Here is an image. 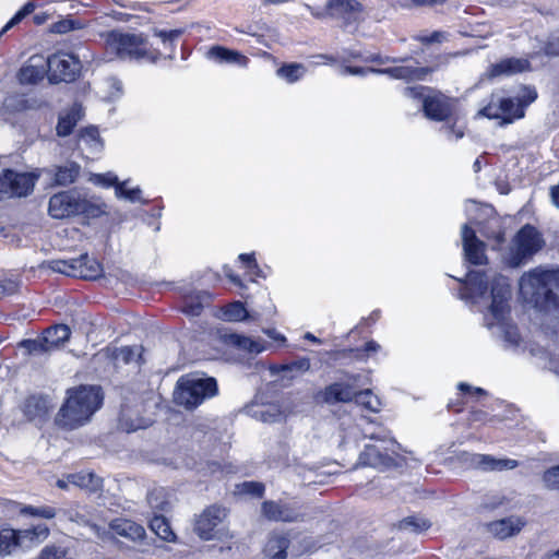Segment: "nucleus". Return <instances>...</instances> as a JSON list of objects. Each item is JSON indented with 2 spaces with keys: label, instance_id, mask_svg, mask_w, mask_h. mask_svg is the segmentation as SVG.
Instances as JSON below:
<instances>
[{
  "label": "nucleus",
  "instance_id": "nucleus-64",
  "mask_svg": "<svg viewBox=\"0 0 559 559\" xmlns=\"http://www.w3.org/2000/svg\"><path fill=\"white\" fill-rule=\"evenodd\" d=\"M546 52L548 55L559 56V36L552 38L546 46Z\"/></svg>",
  "mask_w": 559,
  "mask_h": 559
},
{
  "label": "nucleus",
  "instance_id": "nucleus-8",
  "mask_svg": "<svg viewBox=\"0 0 559 559\" xmlns=\"http://www.w3.org/2000/svg\"><path fill=\"white\" fill-rule=\"evenodd\" d=\"M305 7L317 19L341 20L345 25L359 21L364 12V5L358 0H328L323 10L309 4Z\"/></svg>",
  "mask_w": 559,
  "mask_h": 559
},
{
  "label": "nucleus",
  "instance_id": "nucleus-49",
  "mask_svg": "<svg viewBox=\"0 0 559 559\" xmlns=\"http://www.w3.org/2000/svg\"><path fill=\"white\" fill-rule=\"evenodd\" d=\"M80 140L85 142L86 144L91 145L95 150H98L102 147V143L99 140V133L97 128L95 127H88L83 129L80 132Z\"/></svg>",
  "mask_w": 559,
  "mask_h": 559
},
{
  "label": "nucleus",
  "instance_id": "nucleus-36",
  "mask_svg": "<svg viewBox=\"0 0 559 559\" xmlns=\"http://www.w3.org/2000/svg\"><path fill=\"white\" fill-rule=\"evenodd\" d=\"M150 527L163 540L171 542L175 539V534L163 515H154L150 522Z\"/></svg>",
  "mask_w": 559,
  "mask_h": 559
},
{
  "label": "nucleus",
  "instance_id": "nucleus-10",
  "mask_svg": "<svg viewBox=\"0 0 559 559\" xmlns=\"http://www.w3.org/2000/svg\"><path fill=\"white\" fill-rule=\"evenodd\" d=\"M46 61L51 83L72 82L81 70V61L72 53L58 51L49 56Z\"/></svg>",
  "mask_w": 559,
  "mask_h": 559
},
{
  "label": "nucleus",
  "instance_id": "nucleus-46",
  "mask_svg": "<svg viewBox=\"0 0 559 559\" xmlns=\"http://www.w3.org/2000/svg\"><path fill=\"white\" fill-rule=\"evenodd\" d=\"M21 346L31 355L51 353L48 344L44 342V336L36 340H25L21 343Z\"/></svg>",
  "mask_w": 559,
  "mask_h": 559
},
{
  "label": "nucleus",
  "instance_id": "nucleus-9",
  "mask_svg": "<svg viewBox=\"0 0 559 559\" xmlns=\"http://www.w3.org/2000/svg\"><path fill=\"white\" fill-rule=\"evenodd\" d=\"M227 510L218 504L204 509L194 520L193 531L203 540H212L223 535V524Z\"/></svg>",
  "mask_w": 559,
  "mask_h": 559
},
{
  "label": "nucleus",
  "instance_id": "nucleus-28",
  "mask_svg": "<svg viewBox=\"0 0 559 559\" xmlns=\"http://www.w3.org/2000/svg\"><path fill=\"white\" fill-rule=\"evenodd\" d=\"M49 401L43 395L28 396L23 406L24 415L28 419L43 418L48 414Z\"/></svg>",
  "mask_w": 559,
  "mask_h": 559
},
{
  "label": "nucleus",
  "instance_id": "nucleus-1",
  "mask_svg": "<svg viewBox=\"0 0 559 559\" xmlns=\"http://www.w3.org/2000/svg\"><path fill=\"white\" fill-rule=\"evenodd\" d=\"M361 433L364 439L376 441L378 444L365 445L359 454L358 465L385 469L399 464L401 444L390 437V432L379 421H366Z\"/></svg>",
  "mask_w": 559,
  "mask_h": 559
},
{
  "label": "nucleus",
  "instance_id": "nucleus-41",
  "mask_svg": "<svg viewBox=\"0 0 559 559\" xmlns=\"http://www.w3.org/2000/svg\"><path fill=\"white\" fill-rule=\"evenodd\" d=\"M36 559H70L69 549L61 545H46Z\"/></svg>",
  "mask_w": 559,
  "mask_h": 559
},
{
  "label": "nucleus",
  "instance_id": "nucleus-50",
  "mask_svg": "<svg viewBox=\"0 0 559 559\" xmlns=\"http://www.w3.org/2000/svg\"><path fill=\"white\" fill-rule=\"evenodd\" d=\"M80 28H82V24L73 19H62L51 25V32L56 34H66Z\"/></svg>",
  "mask_w": 559,
  "mask_h": 559
},
{
  "label": "nucleus",
  "instance_id": "nucleus-53",
  "mask_svg": "<svg viewBox=\"0 0 559 559\" xmlns=\"http://www.w3.org/2000/svg\"><path fill=\"white\" fill-rule=\"evenodd\" d=\"M153 34L156 37L160 38L164 44L169 43L171 45L175 40H177L183 34V29L177 28V29L166 31V29L154 28Z\"/></svg>",
  "mask_w": 559,
  "mask_h": 559
},
{
  "label": "nucleus",
  "instance_id": "nucleus-6",
  "mask_svg": "<svg viewBox=\"0 0 559 559\" xmlns=\"http://www.w3.org/2000/svg\"><path fill=\"white\" fill-rule=\"evenodd\" d=\"M544 240L538 230L531 226H523L515 235L512 245L506 255V262L511 267H519L532 255L538 252Z\"/></svg>",
  "mask_w": 559,
  "mask_h": 559
},
{
  "label": "nucleus",
  "instance_id": "nucleus-3",
  "mask_svg": "<svg viewBox=\"0 0 559 559\" xmlns=\"http://www.w3.org/2000/svg\"><path fill=\"white\" fill-rule=\"evenodd\" d=\"M217 393V383L214 378H206L197 373L181 376L174 390V402L186 409H194L206 399Z\"/></svg>",
  "mask_w": 559,
  "mask_h": 559
},
{
  "label": "nucleus",
  "instance_id": "nucleus-39",
  "mask_svg": "<svg viewBox=\"0 0 559 559\" xmlns=\"http://www.w3.org/2000/svg\"><path fill=\"white\" fill-rule=\"evenodd\" d=\"M147 503L154 512L165 511L168 507L166 490L162 487L152 489L146 497Z\"/></svg>",
  "mask_w": 559,
  "mask_h": 559
},
{
  "label": "nucleus",
  "instance_id": "nucleus-37",
  "mask_svg": "<svg viewBox=\"0 0 559 559\" xmlns=\"http://www.w3.org/2000/svg\"><path fill=\"white\" fill-rule=\"evenodd\" d=\"M306 73V68L301 63L284 64L277 70V75L288 83H295Z\"/></svg>",
  "mask_w": 559,
  "mask_h": 559
},
{
  "label": "nucleus",
  "instance_id": "nucleus-23",
  "mask_svg": "<svg viewBox=\"0 0 559 559\" xmlns=\"http://www.w3.org/2000/svg\"><path fill=\"white\" fill-rule=\"evenodd\" d=\"M353 388L344 383H333L321 393L322 401L329 404L336 402H349L355 397Z\"/></svg>",
  "mask_w": 559,
  "mask_h": 559
},
{
  "label": "nucleus",
  "instance_id": "nucleus-31",
  "mask_svg": "<svg viewBox=\"0 0 559 559\" xmlns=\"http://www.w3.org/2000/svg\"><path fill=\"white\" fill-rule=\"evenodd\" d=\"M289 546V540L283 535H272L267 539L264 554L270 559H286V550Z\"/></svg>",
  "mask_w": 559,
  "mask_h": 559
},
{
  "label": "nucleus",
  "instance_id": "nucleus-44",
  "mask_svg": "<svg viewBox=\"0 0 559 559\" xmlns=\"http://www.w3.org/2000/svg\"><path fill=\"white\" fill-rule=\"evenodd\" d=\"M479 115L489 119H500L502 117L500 96L492 94L487 106L480 109Z\"/></svg>",
  "mask_w": 559,
  "mask_h": 559
},
{
  "label": "nucleus",
  "instance_id": "nucleus-5",
  "mask_svg": "<svg viewBox=\"0 0 559 559\" xmlns=\"http://www.w3.org/2000/svg\"><path fill=\"white\" fill-rule=\"evenodd\" d=\"M105 41L107 49L120 59H148L152 62L157 60V57L145 48V39L141 35L111 31L105 35Z\"/></svg>",
  "mask_w": 559,
  "mask_h": 559
},
{
  "label": "nucleus",
  "instance_id": "nucleus-52",
  "mask_svg": "<svg viewBox=\"0 0 559 559\" xmlns=\"http://www.w3.org/2000/svg\"><path fill=\"white\" fill-rule=\"evenodd\" d=\"M543 483L547 489H559V465L550 467L544 473Z\"/></svg>",
  "mask_w": 559,
  "mask_h": 559
},
{
  "label": "nucleus",
  "instance_id": "nucleus-11",
  "mask_svg": "<svg viewBox=\"0 0 559 559\" xmlns=\"http://www.w3.org/2000/svg\"><path fill=\"white\" fill-rule=\"evenodd\" d=\"M36 179L37 177L28 173L5 169L0 175V200L28 195L35 187Z\"/></svg>",
  "mask_w": 559,
  "mask_h": 559
},
{
  "label": "nucleus",
  "instance_id": "nucleus-54",
  "mask_svg": "<svg viewBox=\"0 0 559 559\" xmlns=\"http://www.w3.org/2000/svg\"><path fill=\"white\" fill-rule=\"evenodd\" d=\"M19 289V283L14 280L0 281V298L14 295Z\"/></svg>",
  "mask_w": 559,
  "mask_h": 559
},
{
  "label": "nucleus",
  "instance_id": "nucleus-59",
  "mask_svg": "<svg viewBox=\"0 0 559 559\" xmlns=\"http://www.w3.org/2000/svg\"><path fill=\"white\" fill-rule=\"evenodd\" d=\"M373 68H361V67H344L342 69V74H350V75H366L367 73H376L372 71Z\"/></svg>",
  "mask_w": 559,
  "mask_h": 559
},
{
  "label": "nucleus",
  "instance_id": "nucleus-63",
  "mask_svg": "<svg viewBox=\"0 0 559 559\" xmlns=\"http://www.w3.org/2000/svg\"><path fill=\"white\" fill-rule=\"evenodd\" d=\"M442 37H443L442 33L433 32L429 36H419L418 39H419V41H421L424 44H431V43H439V41H441Z\"/></svg>",
  "mask_w": 559,
  "mask_h": 559
},
{
  "label": "nucleus",
  "instance_id": "nucleus-12",
  "mask_svg": "<svg viewBox=\"0 0 559 559\" xmlns=\"http://www.w3.org/2000/svg\"><path fill=\"white\" fill-rule=\"evenodd\" d=\"M491 304L489 306L490 314L493 319L487 325L491 326L495 322L503 320L506 313L509 311V299L511 297V289L509 281L503 275H497L491 283Z\"/></svg>",
  "mask_w": 559,
  "mask_h": 559
},
{
  "label": "nucleus",
  "instance_id": "nucleus-55",
  "mask_svg": "<svg viewBox=\"0 0 559 559\" xmlns=\"http://www.w3.org/2000/svg\"><path fill=\"white\" fill-rule=\"evenodd\" d=\"M264 485L258 481H246L242 484V490L251 496L262 497L264 493Z\"/></svg>",
  "mask_w": 559,
  "mask_h": 559
},
{
  "label": "nucleus",
  "instance_id": "nucleus-45",
  "mask_svg": "<svg viewBox=\"0 0 559 559\" xmlns=\"http://www.w3.org/2000/svg\"><path fill=\"white\" fill-rule=\"evenodd\" d=\"M248 312L241 302H233L224 310V318L228 321H242L247 319Z\"/></svg>",
  "mask_w": 559,
  "mask_h": 559
},
{
  "label": "nucleus",
  "instance_id": "nucleus-43",
  "mask_svg": "<svg viewBox=\"0 0 559 559\" xmlns=\"http://www.w3.org/2000/svg\"><path fill=\"white\" fill-rule=\"evenodd\" d=\"M399 527L404 531L420 533L428 530L430 527V523L421 518L408 516L400 522Z\"/></svg>",
  "mask_w": 559,
  "mask_h": 559
},
{
  "label": "nucleus",
  "instance_id": "nucleus-40",
  "mask_svg": "<svg viewBox=\"0 0 559 559\" xmlns=\"http://www.w3.org/2000/svg\"><path fill=\"white\" fill-rule=\"evenodd\" d=\"M354 399L357 404L362 405L371 413H378L381 409V401L370 390L356 393Z\"/></svg>",
  "mask_w": 559,
  "mask_h": 559
},
{
  "label": "nucleus",
  "instance_id": "nucleus-58",
  "mask_svg": "<svg viewBox=\"0 0 559 559\" xmlns=\"http://www.w3.org/2000/svg\"><path fill=\"white\" fill-rule=\"evenodd\" d=\"M97 182L102 183L106 187L114 186L115 188L122 183L119 181L118 177L111 173H107L105 175H98Z\"/></svg>",
  "mask_w": 559,
  "mask_h": 559
},
{
  "label": "nucleus",
  "instance_id": "nucleus-56",
  "mask_svg": "<svg viewBox=\"0 0 559 559\" xmlns=\"http://www.w3.org/2000/svg\"><path fill=\"white\" fill-rule=\"evenodd\" d=\"M23 537L35 536L37 538H46L49 535V530L45 525H37L32 531H21Z\"/></svg>",
  "mask_w": 559,
  "mask_h": 559
},
{
  "label": "nucleus",
  "instance_id": "nucleus-22",
  "mask_svg": "<svg viewBox=\"0 0 559 559\" xmlns=\"http://www.w3.org/2000/svg\"><path fill=\"white\" fill-rule=\"evenodd\" d=\"M75 277L84 280H96L103 273L102 264L88 254H82L75 258Z\"/></svg>",
  "mask_w": 559,
  "mask_h": 559
},
{
  "label": "nucleus",
  "instance_id": "nucleus-30",
  "mask_svg": "<svg viewBox=\"0 0 559 559\" xmlns=\"http://www.w3.org/2000/svg\"><path fill=\"white\" fill-rule=\"evenodd\" d=\"M209 58L214 59L218 62L226 63H238L240 66L246 67L249 59L239 53L238 51L227 49L222 46H214L207 52Z\"/></svg>",
  "mask_w": 559,
  "mask_h": 559
},
{
  "label": "nucleus",
  "instance_id": "nucleus-60",
  "mask_svg": "<svg viewBox=\"0 0 559 559\" xmlns=\"http://www.w3.org/2000/svg\"><path fill=\"white\" fill-rule=\"evenodd\" d=\"M36 516L43 518V519H52L57 515V511L52 507L44 506V507H37Z\"/></svg>",
  "mask_w": 559,
  "mask_h": 559
},
{
  "label": "nucleus",
  "instance_id": "nucleus-33",
  "mask_svg": "<svg viewBox=\"0 0 559 559\" xmlns=\"http://www.w3.org/2000/svg\"><path fill=\"white\" fill-rule=\"evenodd\" d=\"M21 531L4 527L0 530V556L10 555L17 546L21 545Z\"/></svg>",
  "mask_w": 559,
  "mask_h": 559
},
{
  "label": "nucleus",
  "instance_id": "nucleus-61",
  "mask_svg": "<svg viewBox=\"0 0 559 559\" xmlns=\"http://www.w3.org/2000/svg\"><path fill=\"white\" fill-rule=\"evenodd\" d=\"M239 260L246 263L250 269H259L253 253H241Z\"/></svg>",
  "mask_w": 559,
  "mask_h": 559
},
{
  "label": "nucleus",
  "instance_id": "nucleus-32",
  "mask_svg": "<svg viewBox=\"0 0 559 559\" xmlns=\"http://www.w3.org/2000/svg\"><path fill=\"white\" fill-rule=\"evenodd\" d=\"M500 107L502 114L501 124L511 123L515 119L524 117V109L522 104L519 103V100L515 102L513 98L500 97Z\"/></svg>",
  "mask_w": 559,
  "mask_h": 559
},
{
  "label": "nucleus",
  "instance_id": "nucleus-25",
  "mask_svg": "<svg viewBox=\"0 0 559 559\" xmlns=\"http://www.w3.org/2000/svg\"><path fill=\"white\" fill-rule=\"evenodd\" d=\"M281 414L276 404L251 403L239 411L240 416H248L255 419H269L277 417Z\"/></svg>",
  "mask_w": 559,
  "mask_h": 559
},
{
  "label": "nucleus",
  "instance_id": "nucleus-51",
  "mask_svg": "<svg viewBox=\"0 0 559 559\" xmlns=\"http://www.w3.org/2000/svg\"><path fill=\"white\" fill-rule=\"evenodd\" d=\"M140 194H141L140 188L128 189L127 181H122L121 185L116 187L117 198H122L130 202L140 201L141 200Z\"/></svg>",
  "mask_w": 559,
  "mask_h": 559
},
{
  "label": "nucleus",
  "instance_id": "nucleus-21",
  "mask_svg": "<svg viewBox=\"0 0 559 559\" xmlns=\"http://www.w3.org/2000/svg\"><path fill=\"white\" fill-rule=\"evenodd\" d=\"M310 369V359L302 357L290 364L275 365L270 368L273 376H278L281 381H293L298 374L305 373Z\"/></svg>",
  "mask_w": 559,
  "mask_h": 559
},
{
  "label": "nucleus",
  "instance_id": "nucleus-15",
  "mask_svg": "<svg viewBox=\"0 0 559 559\" xmlns=\"http://www.w3.org/2000/svg\"><path fill=\"white\" fill-rule=\"evenodd\" d=\"M262 513L270 521L298 522L302 515L290 504L275 501H264Z\"/></svg>",
  "mask_w": 559,
  "mask_h": 559
},
{
  "label": "nucleus",
  "instance_id": "nucleus-7",
  "mask_svg": "<svg viewBox=\"0 0 559 559\" xmlns=\"http://www.w3.org/2000/svg\"><path fill=\"white\" fill-rule=\"evenodd\" d=\"M404 94L411 98L423 99V109L428 119L444 121L452 114L450 99L443 94L431 91L426 86L406 87Z\"/></svg>",
  "mask_w": 559,
  "mask_h": 559
},
{
  "label": "nucleus",
  "instance_id": "nucleus-29",
  "mask_svg": "<svg viewBox=\"0 0 559 559\" xmlns=\"http://www.w3.org/2000/svg\"><path fill=\"white\" fill-rule=\"evenodd\" d=\"M467 293L464 298H483L487 293V280L480 272L471 271L465 281Z\"/></svg>",
  "mask_w": 559,
  "mask_h": 559
},
{
  "label": "nucleus",
  "instance_id": "nucleus-17",
  "mask_svg": "<svg viewBox=\"0 0 559 559\" xmlns=\"http://www.w3.org/2000/svg\"><path fill=\"white\" fill-rule=\"evenodd\" d=\"M378 74H386L392 79L405 80V81H423L425 78L435 71V68L430 67H411L400 66L386 69H372Z\"/></svg>",
  "mask_w": 559,
  "mask_h": 559
},
{
  "label": "nucleus",
  "instance_id": "nucleus-2",
  "mask_svg": "<svg viewBox=\"0 0 559 559\" xmlns=\"http://www.w3.org/2000/svg\"><path fill=\"white\" fill-rule=\"evenodd\" d=\"M48 213L55 219H64L83 215L97 218L106 213V204L94 199H86L79 192L69 190L53 194L48 204Z\"/></svg>",
  "mask_w": 559,
  "mask_h": 559
},
{
  "label": "nucleus",
  "instance_id": "nucleus-27",
  "mask_svg": "<svg viewBox=\"0 0 559 559\" xmlns=\"http://www.w3.org/2000/svg\"><path fill=\"white\" fill-rule=\"evenodd\" d=\"M71 330L66 324H57L48 328L44 332V342H46L51 352L59 349L66 342L69 341Z\"/></svg>",
  "mask_w": 559,
  "mask_h": 559
},
{
  "label": "nucleus",
  "instance_id": "nucleus-14",
  "mask_svg": "<svg viewBox=\"0 0 559 559\" xmlns=\"http://www.w3.org/2000/svg\"><path fill=\"white\" fill-rule=\"evenodd\" d=\"M48 74L46 59L40 55L32 56L17 73L22 84H36Z\"/></svg>",
  "mask_w": 559,
  "mask_h": 559
},
{
  "label": "nucleus",
  "instance_id": "nucleus-42",
  "mask_svg": "<svg viewBox=\"0 0 559 559\" xmlns=\"http://www.w3.org/2000/svg\"><path fill=\"white\" fill-rule=\"evenodd\" d=\"M228 338L233 345L249 353H260L263 349V347L258 342L247 336L230 334Z\"/></svg>",
  "mask_w": 559,
  "mask_h": 559
},
{
  "label": "nucleus",
  "instance_id": "nucleus-19",
  "mask_svg": "<svg viewBox=\"0 0 559 559\" xmlns=\"http://www.w3.org/2000/svg\"><path fill=\"white\" fill-rule=\"evenodd\" d=\"M530 61L524 58H507L491 64L487 75L489 79L497 76H509L530 70Z\"/></svg>",
  "mask_w": 559,
  "mask_h": 559
},
{
  "label": "nucleus",
  "instance_id": "nucleus-62",
  "mask_svg": "<svg viewBox=\"0 0 559 559\" xmlns=\"http://www.w3.org/2000/svg\"><path fill=\"white\" fill-rule=\"evenodd\" d=\"M442 130L449 139L454 136V139L457 140L464 135V131L462 129L455 130L454 126L442 127Z\"/></svg>",
  "mask_w": 559,
  "mask_h": 559
},
{
  "label": "nucleus",
  "instance_id": "nucleus-16",
  "mask_svg": "<svg viewBox=\"0 0 559 559\" xmlns=\"http://www.w3.org/2000/svg\"><path fill=\"white\" fill-rule=\"evenodd\" d=\"M109 531L132 543H141L146 538L145 528L128 519H115L109 523Z\"/></svg>",
  "mask_w": 559,
  "mask_h": 559
},
{
  "label": "nucleus",
  "instance_id": "nucleus-35",
  "mask_svg": "<svg viewBox=\"0 0 559 559\" xmlns=\"http://www.w3.org/2000/svg\"><path fill=\"white\" fill-rule=\"evenodd\" d=\"M66 515L68 519L72 522L78 523L79 525L88 526L96 536L99 538H105L109 532H107L105 528L100 527L99 525L93 523L91 519L85 514L80 512L79 510H68L66 512Z\"/></svg>",
  "mask_w": 559,
  "mask_h": 559
},
{
  "label": "nucleus",
  "instance_id": "nucleus-26",
  "mask_svg": "<svg viewBox=\"0 0 559 559\" xmlns=\"http://www.w3.org/2000/svg\"><path fill=\"white\" fill-rule=\"evenodd\" d=\"M82 117V107L80 105H73L64 115L59 117L56 128L57 134L59 136L69 135Z\"/></svg>",
  "mask_w": 559,
  "mask_h": 559
},
{
  "label": "nucleus",
  "instance_id": "nucleus-18",
  "mask_svg": "<svg viewBox=\"0 0 559 559\" xmlns=\"http://www.w3.org/2000/svg\"><path fill=\"white\" fill-rule=\"evenodd\" d=\"M525 521L520 516H509L487 524V531L499 539L512 537L521 532Z\"/></svg>",
  "mask_w": 559,
  "mask_h": 559
},
{
  "label": "nucleus",
  "instance_id": "nucleus-34",
  "mask_svg": "<svg viewBox=\"0 0 559 559\" xmlns=\"http://www.w3.org/2000/svg\"><path fill=\"white\" fill-rule=\"evenodd\" d=\"M80 174V166L75 163H69L56 167L53 180L58 186H68L73 183Z\"/></svg>",
  "mask_w": 559,
  "mask_h": 559
},
{
  "label": "nucleus",
  "instance_id": "nucleus-38",
  "mask_svg": "<svg viewBox=\"0 0 559 559\" xmlns=\"http://www.w3.org/2000/svg\"><path fill=\"white\" fill-rule=\"evenodd\" d=\"M106 353L108 356L116 361H122L123 364H130L140 357L139 349L136 347L123 346L120 348H107Z\"/></svg>",
  "mask_w": 559,
  "mask_h": 559
},
{
  "label": "nucleus",
  "instance_id": "nucleus-48",
  "mask_svg": "<svg viewBox=\"0 0 559 559\" xmlns=\"http://www.w3.org/2000/svg\"><path fill=\"white\" fill-rule=\"evenodd\" d=\"M35 9L34 3L27 2L24 4L15 14L14 16L3 26V28L0 32V35L8 32L15 25H17L24 17H26L28 14H31Z\"/></svg>",
  "mask_w": 559,
  "mask_h": 559
},
{
  "label": "nucleus",
  "instance_id": "nucleus-20",
  "mask_svg": "<svg viewBox=\"0 0 559 559\" xmlns=\"http://www.w3.org/2000/svg\"><path fill=\"white\" fill-rule=\"evenodd\" d=\"M471 465L483 471H506L515 468L519 463L510 459H495L486 454H469Z\"/></svg>",
  "mask_w": 559,
  "mask_h": 559
},
{
  "label": "nucleus",
  "instance_id": "nucleus-4",
  "mask_svg": "<svg viewBox=\"0 0 559 559\" xmlns=\"http://www.w3.org/2000/svg\"><path fill=\"white\" fill-rule=\"evenodd\" d=\"M68 399L60 408L66 419H88L102 405L99 388L80 386L68 391Z\"/></svg>",
  "mask_w": 559,
  "mask_h": 559
},
{
  "label": "nucleus",
  "instance_id": "nucleus-24",
  "mask_svg": "<svg viewBox=\"0 0 559 559\" xmlns=\"http://www.w3.org/2000/svg\"><path fill=\"white\" fill-rule=\"evenodd\" d=\"M68 481L90 492H97L103 489V479L93 472L82 471L67 475Z\"/></svg>",
  "mask_w": 559,
  "mask_h": 559
},
{
  "label": "nucleus",
  "instance_id": "nucleus-57",
  "mask_svg": "<svg viewBox=\"0 0 559 559\" xmlns=\"http://www.w3.org/2000/svg\"><path fill=\"white\" fill-rule=\"evenodd\" d=\"M537 98V92L532 87H524L523 95L519 98V103L522 104L523 109L532 104Z\"/></svg>",
  "mask_w": 559,
  "mask_h": 559
},
{
  "label": "nucleus",
  "instance_id": "nucleus-47",
  "mask_svg": "<svg viewBox=\"0 0 559 559\" xmlns=\"http://www.w3.org/2000/svg\"><path fill=\"white\" fill-rule=\"evenodd\" d=\"M50 269L53 272L64 274L67 276L75 277V260H53L50 262Z\"/></svg>",
  "mask_w": 559,
  "mask_h": 559
},
{
  "label": "nucleus",
  "instance_id": "nucleus-13",
  "mask_svg": "<svg viewBox=\"0 0 559 559\" xmlns=\"http://www.w3.org/2000/svg\"><path fill=\"white\" fill-rule=\"evenodd\" d=\"M461 234L465 259L475 265L484 264L486 262L485 243L477 238L467 224L462 226Z\"/></svg>",
  "mask_w": 559,
  "mask_h": 559
}]
</instances>
